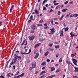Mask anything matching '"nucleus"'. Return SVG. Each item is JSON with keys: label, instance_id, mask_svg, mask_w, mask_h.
Instances as JSON below:
<instances>
[{"label": "nucleus", "instance_id": "obj_41", "mask_svg": "<svg viewBox=\"0 0 78 78\" xmlns=\"http://www.w3.org/2000/svg\"><path fill=\"white\" fill-rule=\"evenodd\" d=\"M14 56H15V57H16V58H17V57L18 56V55H16V54H15L14 55Z\"/></svg>", "mask_w": 78, "mask_h": 78}, {"label": "nucleus", "instance_id": "obj_17", "mask_svg": "<svg viewBox=\"0 0 78 78\" xmlns=\"http://www.w3.org/2000/svg\"><path fill=\"white\" fill-rule=\"evenodd\" d=\"M73 15L74 17H76L78 16V14L75 13V14H73Z\"/></svg>", "mask_w": 78, "mask_h": 78}, {"label": "nucleus", "instance_id": "obj_10", "mask_svg": "<svg viewBox=\"0 0 78 78\" xmlns=\"http://www.w3.org/2000/svg\"><path fill=\"white\" fill-rule=\"evenodd\" d=\"M41 45V43H38L34 46V48H36V47H39V46Z\"/></svg>", "mask_w": 78, "mask_h": 78}, {"label": "nucleus", "instance_id": "obj_11", "mask_svg": "<svg viewBox=\"0 0 78 78\" xmlns=\"http://www.w3.org/2000/svg\"><path fill=\"white\" fill-rule=\"evenodd\" d=\"M55 75H52L51 76H49L48 77H47L46 78H53V77H55Z\"/></svg>", "mask_w": 78, "mask_h": 78}, {"label": "nucleus", "instance_id": "obj_27", "mask_svg": "<svg viewBox=\"0 0 78 78\" xmlns=\"http://www.w3.org/2000/svg\"><path fill=\"white\" fill-rule=\"evenodd\" d=\"M60 46H59V45H57V46H55V48L56 49H57V48H59V47H60Z\"/></svg>", "mask_w": 78, "mask_h": 78}, {"label": "nucleus", "instance_id": "obj_2", "mask_svg": "<svg viewBox=\"0 0 78 78\" xmlns=\"http://www.w3.org/2000/svg\"><path fill=\"white\" fill-rule=\"evenodd\" d=\"M35 38H36V36L34 35H32L31 37H29V39L30 41H33Z\"/></svg>", "mask_w": 78, "mask_h": 78}, {"label": "nucleus", "instance_id": "obj_7", "mask_svg": "<svg viewBox=\"0 0 78 78\" xmlns=\"http://www.w3.org/2000/svg\"><path fill=\"white\" fill-rule=\"evenodd\" d=\"M13 61H14V64H16V62H17V58L16 57H14L13 59Z\"/></svg>", "mask_w": 78, "mask_h": 78}, {"label": "nucleus", "instance_id": "obj_12", "mask_svg": "<svg viewBox=\"0 0 78 78\" xmlns=\"http://www.w3.org/2000/svg\"><path fill=\"white\" fill-rule=\"evenodd\" d=\"M35 13L36 14H39V11H37V9H35L34 10Z\"/></svg>", "mask_w": 78, "mask_h": 78}, {"label": "nucleus", "instance_id": "obj_29", "mask_svg": "<svg viewBox=\"0 0 78 78\" xmlns=\"http://www.w3.org/2000/svg\"><path fill=\"white\" fill-rule=\"evenodd\" d=\"M39 55V54L38 53H36L35 56H37V57H38Z\"/></svg>", "mask_w": 78, "mask_h": 78}, {"label": "nucleus", "instance_id": "obj_22", "mask_svg": "<svg viewBox=\"0 0 78 78\" xmlns=\"http://www.w3.org/2000/svg\"><path fill=\"white\" fill-rule=\"evenodd\" d=\"M13 8H14V5H12V7H11L10 9V12H11V11H12V9Z\"/></svg>", "mask_w": 78, "mask_h": 78}, {"label": "nucleus", "instance_id": "obj_49", "mask_svg": "<svg viewBox=\"0 0 78 78\" xmlns=\"http://www.w3.org/2000/svg\"><path fill=\"white\" fill-rule=\"evenodd\" d=\"M31 20H29L28 21V23H30L31 22Z\"/></svg>", "mask_w": 78, "mask_h": 78}, {"label": "nucleus", "instance_id": "obj_5", "mask_svg": "<svg viewBox=\"0 0 78 78\" xmlns=\"http://www.w3.org/2000/svg\"><path fill=\"white\" fill-rule=\"evenodd\" d=\"M31 29L33 30H36V25L35 24H33L31 26Z\"/></svg>", "mask_w": 78, "mask_h": 78}, {"label": "nucleus", "instance_id": "obj_24", "mask_svg": "<svg viewBox=\"0 0 78 78\" xmlns=\"http://www.w3.org/2000/svg\"><path fill=\"white\" fill-rule=\"evenodd\" d=\"M60 8V6L59 5H58L56 7L55 9H58Z\"/></svg>", "mask_w": 78, "mask_h": 78}, {"label": "nucleus", "instance_id": "obj_30", "mask_svg": "<svg viewBox=\"0 0 78 78\" xmlns=\"http://www.w3.org/2000/svg\"><path fill=\"white\" fill-rule=\"evenodd\" d=\"M30 33H34L35 31L34 30H31L30 31Z\"/></svg>", "mask_w": 78, "mask_h": 78}, {"label": "nucleus", "instance_id": "obj_35", "mask_svg": "<svg viewBox=\"0 0 78 78\" xmlns=\"http://www.w3.org/2000/svg\"><path fill=\"white\" fill-rule=\"evenodd\" d=\"M46 9H47V8H46V7H43V10H46Z\"/></svg>", "mask_w": 78, "mask_h": 78}, {"label": "nucleus", "instance_id": "obj_47", "mask_svg": "<svg viewBox=\"0 0 78 78\" xmlns=\"http://www.w3.org/2000/svg\"><path fill=\"white\" fill-rule=\"evenodd\" d=\"M69 3V1H66L64 2V4H67Z\"/></svg>", "mask_w": 78, "mask_h": 78}, {"label": "nucleus", "instance_id": "obj_55", "mask_svg": "<svg viewBox=\"0 0 78 78\" xmlns=\"http://www.w3.org/2000/svg\"><path fill=\"white\" fill-rule=\"evenodd\" d=\"M37 58H38V57L36 56V55H35L34 57V59H37Z\"/></svg>", "mask_w": 78, "mask_h": 78}, {"label": "nucleus", "instance_id": "obj_51", "mask_svg": "<svg viewBox=\"0 0 78 78\" xmlns=\"http://www.w3.org/2000/svg\"><path fill=\"white\" fill-rule=\"evenodd\" d=\"M23 37V36H22L21 37L20 40H21V42H22V38Z\"/></svg>", "mask_w": 78, "mask_h": 78}, {"label": "nucleus", "instance_id": "obj_63", "mask_svg": "<svg viewBox=\"0 0 78 78\" xmlns=\"http://www.w3.org/2000/svg\"><path fill=\"white\" fill-rule=\"evenodd\" d=\"M13 69H16V66H13Z\"/></svg>", "mask_w": 78, "mask_h": 78}, {"label": "nucleus", "instance_id": "obj_9", "mask_svg": "<svg viewBox=\"0 0 78 78\" xmlns=\"http://www.w3.org/2000/svg\"><path fill=\"white\" fill-rule=\"evenodd\" d=\"M32 68H36V62H34V64H32Z\"/></svg>", "mask_w": 78, "mask_h": 78}, {"label": "nucleus", "instance_id": "obj_31", "mask_svg": "<svg viewBox=\"0 0 78 78\" xmlns=\"http://www.w3.org/2000/svg\"><path fill=\"white\" fill-rule=\"evenodd\" d=\"M60 14H61V12L59 11H58L57 12L58 15H60Z\"/></svg>", "mask_w": 78, "mask_h": 78}, {"label": "nucleus", "instance_id": "obj_39", "mask_svg": "<svg viewBox=\"0 0 78 78\" xmlns=\"http://www.w3.org/2000/svg\"><path fill=\"white\" fill-rule=\"evenodd\" d=\"M47 1H48V0H44V1H43V2L45 3H46L47 2Z\"/></svg>", "mask_w": 78, "mask_h": 78}, {"label": "nucleus", "instance_id": "obj_18", "mask_svg": "<svg viewBox=\"0 0 78 78\" xmlns=\"http://www.w3.org/2000/svg\"><path fill=\"white\" fill-rule=\"evenodd\" d=\"M61 71V69H58L56 71V73H58V72H59Z\"/></svg>", "mask_w": 78, "mask_h": 78}, {"label": "nucleus", "instance_id": "obj_64", "mask_svg": "<svg viewBox=\"0 0 78 78\" xmlns=\"http://www.w3.org/2000/svg\"><path fill=\"white\" fill-rule=\"evenodd\" d=\"M69 4H73V2H69Z\"/></svg>", "mask_w": 78, "mask_h": 78}, {"label": "nucleus", "instance_id": "obj_25", "mask_svg": "<svg viewBox=\"0 0 78 78\" xmlns=\"http://www.w3.org/2000/svg\"><path fill=\"white\" fill-rule=\"evenodd\" d=\"M75 55H76V53L71 54V56L73 57H74V56H75Z\"/></svg>", "mask_w": 78, "mask_h": 78}, {"label": "nucleus", "instance_id": "obj_53", "mask_svg": "<svg viewBox=\"0 0 78 78\" xmlns=\"http://www.w3.org/2000/svg\"><path fill=\"white\" fill-rule=\"evenodd\" d=\"M52 45H53V44H50L49 46L51 47H52Z\"/></svg>", "mask_w": 78, "mask_h": 78}, {"label": "nucleus", "instance_id": "obj_52", "mask_svg": "<svg viewBox=\"0 0 78 78\" xmlns=\"http://www.w3.org/2000/svg\"><path fill=\"white\" fill-rule=\"evenodd\" d=\"M46 61L48 62H50V59H47Z\"/></svg>", "mask_w": 78, "mask_h": 78}, {"label": "nucleus", "instance_id": "obj_23", "mask_svg": "<svg viewBox=\"0 0 78 78\" xmlns=\"http://www.w3.org/2000/svg\"><path fill=\"white\" fill-rule=\"evenodd\" d=\"M64 30L65 31H68V30H69V28H68V27H66L64 29Z\"/></svg>", "mask_w": 78, "mask_h": 78}, {"label": "nucleus", "instance_id": "obj_46", "mask_svg": "<svg viewBox=\"0 0 78 78\" xmlns=\"http://www.w3.org/2000/svg\"><path fill=\"white\" fill-rule=\"evenodd\" d=\"M30 19L32 20L33 19V15H31L30 17Z\"/></svg>", "mask_w": 78, "mask_h": 78}, {"label": "nucleus", "instance_id": "obj_14", "mask_svg": "<svg viewBox=\"0 0 78 78\" xmlns=\"http://www.w3.org/2000/svg\"><path fill=\"white\" fill-rule=\"evenodd\" d=\"M75 70L74 71V72H78V68L77 67H74Z\"/></svg>", "mask_w": 78, "mask_h": 78}, {"label": "nucleus", "instance_id": "obj_15", "mask_svg": "<svg viewBox=\"0 0 78 78\" xmlns=\"http://www.w3.org/2000/svg\"><path fill=\"white\" fill-rule=\"evenodd\" d=\"M47 65V63H46L45 62H43L41 64V66H45Z\"/></svg>", "mask_w": 78, "mask_h": 78}, {"label": "nucleus", "instance_id": "obj_60", "mask_svg": "<svg viewBox=\"0 0 78 78\" xmlns=\"http://www.w3.org/2000/svg\"><path fill=\"white\" fill-rule=\"evenodd\" d=\"M32 69H33V67H30L29 69V70H31Z\"/></svg>", "mask_w": 78, "mask_h": 78}, {"label": "nucleus", "instance_id": "obj_8", "mask_svg": "<svg viewBox=\"0 0 78 78\" xmlns=\"http://www.w3.org/2000/svg\"><path fill=\"white\" fill-rule=\"evenodd\" d=\"M73 33L72 32H71L70 33V34L71 35V37H73V36H76V37L78 36V35H75L74 34H73Z\"/></svg>", "mask_w": 78, "mask_h": 78}, {"label": "nucleus", "instance_id": "obj_58", "mask_svg": "<svg viewBox=\"0 0 78 78\" xmlns=\"http://www.w3.org/2000/svg\"><path fill=\"white\" fill-rule=\"evenodd\" d=\"M0 78H5V77L4 76H0Z\"/></svg>", "mask_w": 78, "mask_h": 78}, {"label": "nucleus", "instance_id": "obj_37", "mask_svg": "<svg viewBox=\"0 0 78 78\" xmlns=\"http://www.w3.org/2000/svg\"><path fill=\"white\" fill-rule=\"evenodd\" d=\"M59 55V54H57L56 55V58H58V56Z\"/></svg>", "mask_w": 78, "mask_h": 78}, {"label": "nucleus", "instance_id": "obj_40", "mask_svg": "<svg viewBox=\"0 0 78 78\" xmlns=\"http://www.w3.org/2000/svg\"><path fill=\"white\" fill-rule=\"evenodd\" d=\"M73 17V14H72L70 16H69L68 17L70 18V17Z\"/></svg>", "mask_w": 78, "mask_h": 78}, {"label": "nucleus", "instance_id": "obj_36", "mask_svg": "<svg viewBox=\"0 0 78 78\" xmlns=\"http://www.w3.org/2000/svg\"><path fill=\"white\" fill-rule=\"evenodd\" d=\"M62 59L60 58L59 60V62H62Z\"/></svg>", "mask_w": 78, "mask_h": 78}, {"label": "nucleus", "instance_id": "obj_4", "mask_svg": "<svg viewBox=\"0 0 78 78\" xmlns=\"http://www.w3.org/2000/svg\"><path fill=\"white\" fill-rule=\"evenodd\" d=\"M73 64L76 66H78V65L76 64V63H77V60L75 59H73Z\"/></svg>", "mask_w": 78, "mask_h": 78}, {"label": "nucleus", "instance_id": "obj_42", "mask_svg": "<svg viewBox=\"0 0 78 78\" xmlns=\"http://www.w3.org/2000/svg\"><path fill=\"white\" fill-rule=\"evenodd\" d=\"M44 22L43 20H41L39 22L40 23H42V22Z\"/></svg>", "mask_w": 78, "mask_h": 78}, {"label": "nucleus", "instance_id": "obj_45", "mask_svg": "<svg viewBox=\"0 0 78 78\" xmlns=\"http://www.w3.org/2000/svg\"><path fill=\"white\" fill-rule=\"evenodd\" d=\"M51 23L52 25H53V19H52L51 20Z\"/></svg>", "mask_w": 78, "mask_h": 78}, {"label": "nucleus", "instance_id": "obj_1", "mask_svg": "<svg viewBox=\"0 0 78 78\" xmlns=\"http://www.w3.org/2000/svg\"><path fill=\"white\" fill-rule=\"evenodd\" d=\"M19 73V71H18L17 72V74H16V75H13L12 73H7V76L9 77V78L11 77V76H16V75H18V74Z\"/></svg>", "mask_w": 78, "mask_h": 78}, {"label": "nucleus", "instance_id": "obj_54", "mask_svg": "<svg viewBox=\"0 0 78 78\" xmlns=\"http://www.w3.org/2000/svg\"><path fill=\"white\" fill-rule=\"evenodd\" d=\"M44 27H47V24L45 23L44 24Z\"/></svg>", "mask_w": 78, "mask_h": 78}, {"label": "nucleus", "instance_id": "obj_6", "mask_svg": "<svg viewBox=\"0 0 78 78\" xmlns=\"http://www.w3.org/2000/svg\"><path fill=\"white\" fill-rule=\"evenodd\" d=\"M55 28H52V29H50V30H51L50 32H51V33H52V34H54V33H55Z\"/></svg>", "mask_w": 78, "mask_h": 78}, {"label": "nucleus", "instance_id": "obj_20", "mask_svg": "<svg viewBox=\"0 0 78 78\" xmlns=\"http://www.w3.org/2000/svg\"><path fill=\"white\" fill-rule=\"evenodd\" d=\"M48 53H49V52L48 51H47L46 53H44V56H46L48 55Z\"/></svg>", "mask_w": 78, "mask_h": 78}, {"label": "nucleus", "instance_id": "obj_28", "mask_svg": "<svg viewBox=\"0 0 78 78\" xmlns=\"http://www.w3.org/2000/svg\"><path fill=\"white\" fill-rule=\"evenodd\" d=\"M24 75V73H23L20 75V77H22Z\"/></svg>", "mask_w": 78, "mask_h": 78}, {"label": "nucleus", "instance_id": "obj_62", "mask_svg": "<svg viewBox=\"0 0 78 78\" xmlns=\"http://www.w3.org/2000/svg\"><path fill=\"white\" fill-rule=\"evenodd\" d=\"M20 75L18 76L17 77L16 76V78H20Z\"/></svg>", "mask_w": 78, "mask_h": 78}, {"label": "nucleus", "instance_id": "obj_59", "mask_svg": "<svg viewBox=\"0 0 78 78\" xmlns=\"http://www.w3.org/2000/svg\"><path fill=\"white\" fill-rule=\"evenodd\" d=\"M59 5V3H54V5Z\"/></svg>", "mask_w": 78, "mask_h": 78}, {"label": "nucleus", "instance_id": "obj_56", "mask_svg": "<svg viewBox=\"0 0 78 78\" xmlns=\"http://www.w3.org/2000/svg\"><path fill=\"white\" fill-rule=\"evenodd\" d=\"M44 73H43L42 72H41V73L39 75L40 76H41V75H42V74H43Z\"/></svg>", "mask_w": 78, "mask_h": 78}, {"label": "nucleus", "instance_id": "obj_34", "mask_svg": "<svg viewBox=\"0 0 78 78\" xmlns=\"http://www.w3.org/2000/svg\"><path fill=\"white\" fill-rule=\"evenodd\" d=\"M48 28H49V27L47 26L46 27H44V29H47Z\"/></svg>", "mask_w": 78, "mask_h": 78}, {"label": "nucleus", "instance_id": "obj_33", "mask_svg": "<svg viewBox=\"0 0 78 78\" xmlns=\"http://www.w3.org/2000/svg\"><path fill=\"white\" fill-rule=\"evenodd\" d=\"M12 62L10 63V65H12V64L14 63V62H13V60H12Z\"/></svg>", "mask_w": 78, "mask_h": 78}, {"label": "nucleus", "instance_id": "obj_3", "mask_svg": "<svg viewBox=\"0 0 78 78\" xmlns=\"http://www.w3.org/2000/svg\"><path fill=\"white\" fill-rule=\"evenodd\" d=\"M26 39H25L23 41L22 43L21 44V45H24V44L26 42V43L24 44V45H28V42H27V41H26Z\"/></svg>", "mask_w": 78, "mask_h": 78}, {"label": "nucleus", "instance_id": "obj_21", "mask_svg": "<svg viewBox=\"0 0 78 78\" xmlns=\"http://www.w3.org/2000/svg\"><path fill=\"white\" fill-rule=\"evenodd\" d=\"M51 68V71H53L55 70V68L53 67H50Z\"/></svg>", "mask_w": 78, "mask_h": 78}, {"label": "nucleus", "instance_id": "obj_61", "mask_svg": "<svg viewBox=\"0 0 78 78\" xmlns=\"http://www.w3.org/2000/svg\"><path fill=\"white\" fill-rule=\"evenodd\" d=\"M42 72L43 73H46V72H45L44 71H42Z\"/></svg>", "mask_w": 78, "mask_h": 78}, {"label": "nucleus", "instance_id": "obj_43", "mask_svg": "<svg viewBox=\"0 0 78 78\" xmlns=\"http://www.w3.org/2000/svg\"><path fill=\"white\" fill-rule=\"evenodd\" d=\"M29 52L27 53H28V54H29V53H30L31 52V49H29Z\"/></svg>", "mask_w": 78, "mask_h": 78}, {"label": "nucleus", "instance_id": "obj_16", "mask_svg": "<svg viewBox=\"0 0 78 78\" xmlns=\"http://www.w3.org/2000/svg\"><path fill=\"white\" fill-rule=\"evenodd\" d=\"M60 36H63V31L61 30L60 31Z\"/></svg>", "mask_w": 78, "mask_h": 78}, {"label": "nucleus", "instance_id": "obj_57", "mask_svg": "<svg viewBox=\"0 0 78 78\" xmlns=\"http://www.w3.org/2000/svg\"><path fill=\"white\" fill-rule=\"evenodd\" d=\"M69 64H71V65H72L73 66H74V65H73V64H72V63L69 62Z\"/></svg>", "mask_w": 78, "mask_h": 78}, {"label": "nucleus", "instance_id": "obj_13", "mask_svg": "<svg viewBox=\"0 0 78 78\" xmlns=\"http://www.w3.org/2000/svg\"><path fill=\"white\" fill-rule=\"evenodd\" d=\"M17 58L18 60H21V59H22V57H21V56H18Z\"/></svg>", "mask_w": 78, "mask_h": 78}, {"label": "nucleus", "instance_id": "obj_38", "mask_svg": "<svg viewBox=\"0 0 78 78\" xmlns=\"http://www.w3.org/2000/svg\"><path fill=\"white\" fill-rule=\"evenodd\" d=\"M37 26H39V27H41V26H42V24H38L37 25Z\"/></svg>", "mask_w": 78, "mask_h": 78}, {"label": "nucleus", "instance_id": "obj_32", "mask_svg": "<svg viewBox=\"0 0 78 78\" xmlns=\"http://www.w3.org/2000/svg\"><path fill=\"white\" fill-rule=\"evenodd\" d=\"M28 53H25V52L24 53H22L21 55H28Z\"/></svg>", "mask_w": 78, "mask_h": 78}, {"label": "nucleus", "instance_id": "obj_50", "mask_svg": "<svg viewBox=\"0 0 78 78\" xmlns=\"http://www.w3.org/2000/svg\"><path fill=\"white\" fill-rule=\"evenodd\" d=\"M73 78H78V77L76 76H74L73 77Z\"/></svg>", "mask_w": 78, "mask_h": 78}, {"label": "nucleus", "instance_id": "obj_44", "mask_svg": "<svg viewBox=\"0 0 78 78\" xmlns=\"http://www.w3.org/2000/svg\"><path fill=\"white\" fill-rule=\"evenodd\" d=\"M78 25H77V26H76L75 28V31H76L77 30V28H78Z\"/></svg>", "mask_w": 78, "mask_h": 78}, {"label": "nucleus", "instance_id": "obj_48", "mask_svg": "<svg viewBox=\"0 0 78 78\" xmlns=\"http://www.w3.org/2000/svg\"><path fill=\"white\" fill-rule=\"evenodd\" d=\"M49 50H50V51H53V50H54V49H53V48H50L49 49Z\"/></svg>", "mask_w": 78, "mask_h": 78}, {"label": "nucleus", "instance_id": "obj_19", "mask_svg": "<svg viewBox=\"0 0 78 78\" xmlns=\"http://www.w3.org/2000/svg\"><path fill=\"white\" fill-rule=\"evenodd\" d=\"M67 10H68V9H62V12H66V11H67Z\"/></svg>", "mask_w": 78, "mask_h": 78}, {"label": "nucleus", "instance_id": "obj_26", "mask_svg": "<svg viewBox=\"0 0 78 78\" xmlns=\"http://www.w3.org/2000/svg\"><path fill=\"white\" fill-rule=\"evenodd\" d=\"M15 49H14L13 51H12V54L11 58H12V56H13V55H14V51H15Z\"/></svg>", "mask_w": 78, "mask_h": 78}]
</instances>
